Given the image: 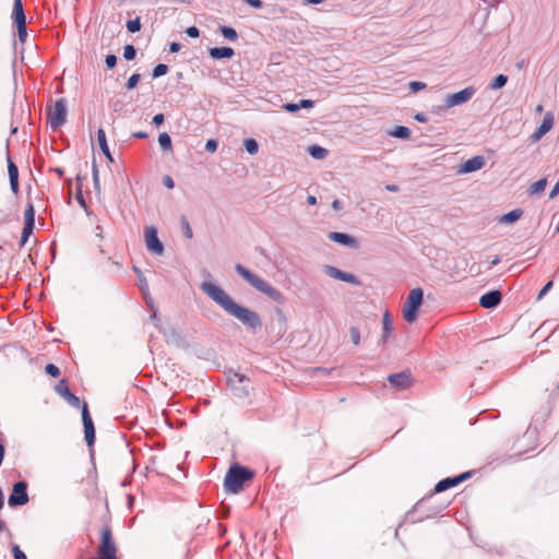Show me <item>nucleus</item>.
<instances>
[{
	"label": "nucleus",
	"instance_id": "f257e3e1",
	"mask_svg": "<svg viewBox=\"0 0 559 559\" xmlns=\"http://www.w3.org/2000/svg\"><path fill=\"white\" fill-rule=\"evenodd\" d=\"M200 288L226 313L238 319L252 333H255L262 329V320L260 314L253 310L238 305L219 285L212 282H203Z\"/></svg>",
	"mask_w": 559,
	"mask_h": 559
},
{
	"label": "nucleus",
	"instance_id": "f03ea898",
	"mask_svg": "<svg viewBox=\"0 0 559 559\" xmlns=\"http://www.w3.org/2000/svg\"><path fill=\"white\" fill-rule=\"evenodd\" d=\"M55 391L61 395L70 406L74 408H82V421L84 426L85 441L87 447L92 448L95 443V427L88 412L87 403H82L81 400L71 392L64 379L60 380L59 383L56 384Z\"/></svg>",
	"mask_w": 559,
	"mask_h": 559
},
{
	"label": "nucleus",
	"instance_id": "7ed1b4c3",
	"mask_svg": "<svg viewBox=\"0 0 559 559\" xmlns=\"http://www.w3.org/2000/svg\"><path fill=\"white\" fill-rule=\"evenodd\" d=\"M235 271L239 276H241L249 285H251L258 292L266 295L270 299H272L275 302H284L285 297L277 288L273 287L258 275L253 274L249 269H247L242 264H236Z\"/></svg>",
	"mask_w": 559,
	"mask_h": 559
},
{
	"label": "nucleus",
	"instance_id": "20e7f679",
	"mask_svg": "<svg viewBox=\"0 0 559 559\" xmlns=\"http://www.w3.org/2000/svg\"><path fill=\"white\" fill-rule=\"evenodd\" d=\"M254 473L239 464H234L229 467L225 475L224 487L227 492L238 493L243 484L253 477Z\"/></svg>",
	"mask_w": 559,
	"mask_h": 559
},
{
	"label": "nucleus",
	"instance_id": "39448f33",
	"mask_svg": "<svg viewBox=\"0 0 559 559\" xmlns=\"http://www.w3.org/2000/svg\"><path fill=\"white\" fill-rule=\"evenodd\" d=\"M424 301V292L420 287L413 288L404 304L403 317L406 322L412 323L416 320L420 306Z\"/></svg>",
	"mask_w": 559,
	"mask_h": 559
},
{
	"label": "nucleus",
	"instance_id": "423d86ee",
	"mask_svg": "<svg viewBox=\"0 0 559 559\" xmlns=\"http://www.w3.org/2000/svg\"><path fill=\"white\" fill-rule=\"evenodd\" d=\"M68 115L67 100L59 98L53 106L47 108V123L52 130H57L66 123Z\"/></svg>",
	"mask_w": 559,
	"mask_h": 559
},
{
	"label": "nucleus",
	"instance_id": "0eeeda50",
	"mask_svg": "<svg viewBox=\"0 0 559 559\" xmlns=\"http://www.w3.org/2000/svg\"><path fill=\"white\" fill-rule=\"evenodd\" d=\"M95 559H118L117 547L112 538L111 530L108 526L102 531L98 557Z\"/></svg>",
	"mask_w": 559,
	"mask_h": 559
},
{
	"label": "nucleus",
	"instance_id": "6e6552de",
	"mask_svg": "<svg viewBox=\"0 0 559 559\" xmlns=\"http://www.w3.org/2000/svg\"><path fill=\"white\" fill-rule=\"evenodd\" d=\"M27 487L28 485L25 480L14 483L8 498V504L12 508L25 506L29 501Z\"/></svg>",
	"mask_w": 559,
	"mask_h": 559
},
{
	"label": "nucleus",
	"instance_id": "1a4fd4ad",
	"mask_svg": "<svg viewBox=\"0 0 559 559\" xmlns=\"http://www.w3.org/2000/svg\"><path fill=\"white\" fill-rule=\"evenodd\" d=\"M474 86H467L460 92L453 93L445 97L444 104L439 109L444 110L451 107L460 106L467 103L475 95Z\"/></svg>",
	"mask_w": 559,
	"mask_h": 559
},
{
	"label": "nucleus",
	"instance_id": "9d476101",
	"mask_svg": "<svg viewBox=\"0 0 559 559\" xmlns=\"http://www.w3.org/2000/svg\"><path fill=\"white\" fill-rule=\"evenodd\" d=\"M390 385L395 391H403L413 385V377L411 370L406 369L397 373H392L388 377Z\"/></svg>",
	"mask_w": 559,
	"mask_h": 559
},
{
	"label": "nucleus",
	"instance_id": "9b49d317",
	"mask_svg": "<svg viewBox=\"0 0 559 559\" xmlns=\"http://www.w3.org/2000/svg\"><path fill=\"white\" fill-rule=\"evenodd\" d=\"M145 243L150 252L155 254H163L165 248L158 238L157 229L154 226L145 228Z\"/></svg>",
	"mask_w": 559,
	"mask_h": 559
},
{
	"label": "nucleus",
	"instance_id": "f8f14e48",
	"mask_svg": "<svg viewBox=\"0 0 559 559\" xmlns=\"http://www.w3.org/2000/svg\"><path fill=\"white\" fill-rule=\"evenodd\" d=\"M472 474L473 472L468 471L453 477L443 478L436 484L433 492L440 493L450 488H453L463 483L464 480L468 479L472 476Z\"/></svg>",
	"mask_w": 559,
	"mask_h": 559
},
{
	"label": "nucleus",
	"instance_id": "ddd939ff",
	"mask_svg": "<svg viewBox=\"0 0 559 559\" xmlns=\"http://www.w3.org/2000/svg\"><path fill=\"white\" fill-rule=\"evenodd\" d=\"M323 270L326 275H329L335 280L346 282V283H349L355 286H359L361 284V282L359 281V278L356 275L348 273V272H344L333 265H324Z\"/></svg>",
	"mask_w": 559,
	"mask_h": 559
},
{
	"label": "nucleus",
	"instance_id": "4468645a",
	"mask_svg": "<svg viewBox=\"0 0 559 559\" xmlns=\"http://www.w3.org/2000/svg\"><path fill=\"white\" fill-rule=\"evenodd\" d=\"M7 163H8V174L10 188L14 194H17L20 186H19V168L15 163L12 160L9 152V140L7 141Z\"/></svg>",
	"mask_w": 559,
	"mask_h": 559
},
{
	"label": "nucleus",
	"instance_id": "2eb2a0df",
	"mask_svg": "<svg viewBox=\"0 0 559 559\" xmlns=\"http://www.w3.org/2000/svg\"><path fill=\"white\" fill-rule=\"evenodd\" d=\"M552 126L554 115L550 111H548L545 115L540 126L531 135V141L533 143L538 142L546 133H548L551 130Z\"/></svg>",
	"mask_w": 559,
	"mask_h": 559
},
{
	"label": "nucleus",
	"instance_id": "dca6fc26",
	"mask_svg": "<svg viewBox=\"0 0 559 559\" xmlns=\"http://www.w3.org/2000/svg\"><path fill=\"white\" fill-rule=\"evenodd\" d=\"M501 292L498 289H492L487 292L479 298V305L485 309H493L501 302Z\"/></svg>",
	"mask_w": 559,
	"mask_h": 559
},
{
	"label": "nucleus",
	"instance_id": "f3484780",
	"mask_svg": "<svg viewBox=\"0 0 559 559\" xmlns=\"http://www.w3.org/2000/svg\"><path fill=\"white\" fill-rule=\"evenodd\" d=\"M485 163L486 162H485L484 156H480V155L474 156L461 164L459 173L460 174H469V173L477 171L484 167Z\"/></svg>",
	"mask_w": 559,
	"mask_h": 559
},
{
	"label": "nucleus",
	"instance_id": "a211bd4d",
	"mask_svg": "<svg viewBox=\"0 0 559 559\" xmlns=\"http://www.w3.org/2000/svg\"><path fill=\"white\" fill-rule=\"evenodd\" d=\"M328 237L330 240H332L338 245H342V246H346L349 248L358 247V242H357L356 238H354L353 236H350L349 234H346V233L331 231L328 235Z\"/></svg>",
	"mask_w": 559,
	"mask_h": 559
},
{
	"label": "nucleus",
	"instance_id": "6ab92c4d",
	"mask_svg": "<svg viewBox=\"0 0 559 559\" xmlns=\"http://www.w3.org/2000/svg\"><path fill=\"white\" fill-rule=\"evenodd\" d=\"M394 334V326L391 319V314L389 311H385L383 313V320H382V335L379 340V345H384L390 337H392Z\"/></svg>",
	"mask_w": 559,
	"mask_h": 559
},
{
	"label": "nucleus",
	"instance_id": "aec40b11",
	"mask_svg": "<svg viewBox=\"0 0 559 559\" xmlns=\"http://www.w3.org/2000/svg\"><path fill=\"white\" fill-rule=\"evenodd\" d=\"M209 55L214 60L230 59L235 56L231 47H213L209 49Z\"/></svg>",
	"mask_w": 559,
	"mask_h": 559
},
{
	"label": "nucleus",
	"instance_id": "412c9836",
	"mask_svg": "<svg viewBox=\"0 0 559 559\" xmlns=\"http://www.w3.org/2000/svg\"><path fill=\"white\" fill-rule=\"evenodd\" d=\"M97 141H98V144H99V147L103 152V154L106 156V158L109 160V162H114V157L110 153V150H109V146L107 144V139H106V133L104 131V129H98L97 131Z\"/></svg>",
	"mask_w": 559,
	"mask_h": 559
},
{
	"label": "nucleus",
	"instance_id": "4be33fe9",
	"mask_svg": "<svg viewBox=\"0 0 559 559\" xmlns=\"http://www.w3.org/2000/svg\"><path fill=\"white\" fill-rule=\"evenodd\" d=\"M12 20L14 23L26 22V15L24 12L22 0H14Z\"/></svg>",
	"mask_w": 559,
	"mask_h": 559
},
{
	"label": "nucleus",
	"instance_id": "5701e85b",
	"mask_svg": "<svg viewBox=\"0 0 559 559\" xmlns=\"http://www.w3.org/2000/svg\"><path fill=\"white\" fill-rule=\"evenodd\" d=\"M523 215V210L521 209H514L508 213H506L504 215H502L499 219L500 223H503V224H513L515 223L516 221H519Z\"/></svg>",
	"mask_w": 559,
	"mask_h": 559
},
{
	"label": "nucleus",
	"instance_id": "b1692460",
	"mask_svg": "<svg viewBox=\"0 0 559 559\" xmlns=\"http://www.w3.org/2000/svg\"><path fill=\"white\" fill-rule=\"evenodd\" d=\"M308 153L314 159H323L328 156L329 151L319 145H311L308 147Z\"/></svg>",
	"mask_w": 559,
	"mask_h": 559
},
{
	"label": "nucleus",
	"instance_id": "393cba45",
	"mask_svg": "<svg viewBox=\"0 0 559 559\" xmlns=\"http://www.w3.org/2000/svg\"><path fill=\"white\" fill-rule=\"evenodd\" d=\"M218 29L221 34L224 36V38H226L229 41H236L239 37L237 31L231 26L222 25L219 26Z\"/></svg>",
	"mask_w": 559,
	"mask_h": 559
},
{
	"label": "nucleus",
	"instance_id": "a878e982",
	"mask_svg": "<svg viewBox=\"0 0 559 559\" xmlns=\"http://www.w3.org/2000/svg\"><path fill=\"white\" fill-rule=\"evenodd\" d=\"M389 134L397 139H408L411 135V130L405 126H397L391 130Z\"/></svg>",
	"mask_w": 559,
	"mask_h": 559
},
{
	"label": "nucleus",
	"instance_id": "bb28decb",
	"mask_svg": "<svg viewBox=\"0 0 559 559\" xmlns=\"http://www.w3.org/2000/svg\"><path fill=\"white\" fill-rule=\"evenodd\" d=\"M158 143L163 151L168 152L173 150L171 138L167 132H162L158 135Z\"/></svg>",
	"mask_w": 559,
	"mask_h": 559
},
{
	"label": "nucleus",
	"instance_id": "cd10ccee",
	"mask_svg": "<svg viewBox=\"0 0 559 559\" xmlns=\"http://www.w3.org/2000/svg\"><path fill=\"white\" fill-rule=\"evenodd\" d=\"M34 227H35V224L24 223L21 239H20V247H23L27 242L29 236L34 231Z\"/></svg>",
	"mask_w": 559,
	"mask_h": 559
},
{
	"label": "nucleus",
	"instance_id": "c85d7f7f",
	"mask_svg": "<svg viewBox=\"0 0 559 559\" xmlns=\"http://www.w3.org/2000/svg\"><path fill=\"white\" fill-rule=\"evenodd\" d=\"M508 83V76L506 74H498L489 84L490 90H500Z\"/></svg>",
	"mask_w": 559,
	"mask_h": 559
},
{
	"label": "nucleus",
	"instance_id": "c756f323",
	"mask_svg": "<svg viewBox=\"0 0 559 559\" xmlns=\"http://www.w3.org/2000/svg\"><path fill=\"white\" fill-rule=\"evenodd\" d=\"M546 185H547L546 178L538 179L537 181H535L531 185L528 192L533 195L538 194L545 190Z\"/></svg>",
	"mask_w": 559,
	"mask_h": 559
},
{
	"label": "nucleus",
	"instance_id": "7c9ffc66",
	"mask_svg": "<svg viewBox=\"0 0 559 559\" xmlns=\"http://www.w3.org/2000/svg\"><path fill=\"white\" fill-rule=\"evenodd\" d=\"M243 147L250 155H255L259 152V143L255 139H246L243 141Z\"/></svg>",
	"mask_w": 559,
	"mask_h": 559
},
{
	"label": "nucleus",
	"instance_id": "2f4dec72",
	"mask_svg": "<svg viewBox=\"0 0 559 559\" xmlns=\"http://www.w3.org/2000/svg\"><path fill=\"white\" fill-rule=\"evenodd\" d=\"M24 223L35 224V209L32 202H28L24 211Z\"/></svg>",
	"mask_w": 559,
	"mask_h": 559
},
{
	"label": "nucleus",
	"instance_id": "473e14b6",
	"mask_svg": "<svg viewBox=\"0 0 559 559\" xmlns=\"http://www.w3.org/2000/svg\"><path fill=\"white\" fill-rule=\"evenodd\" d=\"M180 224H181V228H182V233H183V236L187 238V239H192L193 237V231H192V228L190 226V223L188 221V218L186 216H181L180 218Z\"/></svg>",
	"mask_w": 559,
	"mask_h": 559
},
{
	"label": "nucleus",
	"instance_id": "72a5a7b5",
	"mask_svg": "<svg viewBox=\"0 0 559 559\" xmlns=\"http://www.w3.org/2000/svg\"><path fill=\"white\" fill-rule=\"evenodd\" d=\"M126 26H127L128 32H130L132 34L140 32L141 26H142L140 16H136L133 20L127 21Z\"/></svg>",
	"mask_w": 559,
	"mask_h": 559
},
{
	"label": "nucleus",
	"instance_id": "f704fd0d",
	"mask_svg": "<svg viewBox=\"0 0 559 559\" xmlns=\"http://www.w3.org/2000/svg\"><path fill=\"white\" fill-rule=\"evenodd\" d=\"M168 70H169V68L167 64L158 63L157 66L154 67L153 71H152V76L154 79H157L159 76L167 74Z\"/></svg>",
	"mask_w": 559,
	"mask_h": 559
},
{
	"label": "nucleus",
	"instance_id": "c9c22d12",
	"mask_svg": "<svg viewBox=\"0 0 559 559\" xmlns=\"http://www.w3.org/2000/svg\"><path fill=\"white\" fill-rule=\"evenodd\" d=\"M20 41L24 43L27 37L26 22L15 23Z\"/></svg>",
	"mask_w": 559,
	"mask_h": 559
},
{
	"label": "nucleus",
	"instance_id": "e433bc0d",
	"mask_svg": "<svg viewBox=\"0 0 559 559\" xmlns=\"http://www.w3.org/2000/svg\"><path fill=\"white\" fill-rule=\"evenodd\" d=\"M136 57V49L133 45H126L123 48V58L128 61Z\"/></svg>",
	"mask_w": 559,
	"mask_h": 559
},
{
	"label": "nucleus",
	"instance_id": "4c0bfd02",
	"mask_svg": "<svg viewBox=\"0 0 559 559\" xmlns=\"http://www.w3.org/2000/svg\"><path fill=\"white\" fill-rule=\"evenodd\" d=\"M45 371L52 378H58L61 373L59 367L55 364H47L45 367Z\"/></svg>",
	"mask_w": 559,
	"mask_h": 559
},
{
	"label": "nucleus",
	"instance_id": "58836bf2",
	"mask_svg": "<svg viewBox=\"0 0 559 559\" xmlns=\"http://www.w3.org/2000/svg\"><path fill=\"white\" fill-rule=\"evenodd\" d=\"M349 335H350V338H352V342L354 345H359L360 344V331L358 328L356 326H350L349 329Z\"/></svg>",
	"mask_w": 559,
	"mask_h": 559
},
{
	"label": "nucleus",
	"instance_id": "ea45409f",
	"mask_svg": "<svg viewBox=\"0 0 559 559\" xmlns=\"http://www.w3.org/2000/svg\"><path fill=\"white\" fill-rule=\"evenodd\" d=\"M140 79H141V75H140L139 73H134V74H132V75L128 79V81H127V83H126V88H127V90H133V88L138 85V83H139Z\"/></svg>",
	"mask_w": 559,
	"mask_h": 559
},
{
	"label": "nucleus",
	"instance_id": "a19ab883",
	"mask_svg": "<svg viewBox=\"0 0 559 559\" xmlns=\"http://www.w3.org/2000/svg\"><path fill=\"white\" fill-rule=\"evenodd\" d=\"M235 379H237L239 383H248L250 381L249 378L245 374L234 373V378L228 377V384H234Z\"/></svg>",
	"mask_w": 559,
	"mask_h": 559
},
{
	"label": "nucleus",
	"instance_id": "79ce46f5",
	"mask_svg": "<svg viewBox=\"0 0 559 559\" xmlns=\"http://www.w3.org/2000/svg\"><path fill=\"white\" fill-rule=\"evenodd\" d=\"M12 555L14 559H27L25 552L15 544L12 545Z\"/></svg>",
	"mask_w": 559,
	"mask_h": 559
},
{
	"label": "nucleus",
	"instance_id": "37998d69",
	"mask_svg": "<svg viewBox=\"0 0 559 559\" xmlns=\"http://www.w3.org/2000/svg\"><path fill=\"white\" fill-rule=\"evenodd\" d=\"M105 64L107 69H114L117 64V57L112 53L107 55L105 58Z\"/></svg>",
	"mask_w": 559,
	"mask_h": 559
},
{
	"label": "nucleus",
	"instance_id": "c03bdc74",
	"mask_svg": "<svg viewBox=\"0 0 559 559\" xmlns=\"http://www.w3.org/2000/svg\"><path fill=\"white\" fill-rule=\"evenodd\" d=\"M283 109L287 112L295 114L300 110L299 103H286L283 105Z\"/></svg>",
	"mask_w": 559,
	"mask_h": 559
},
{
	"label": "nucleus",
	"instance_id": "a18cd8bd",
	"mask_svg": "<svg viewBox=\"0 0 559 559\" xmlns=\"http://www.w3.org/2000/svg\"><path fill=\"white\" fill-rule=\"evenodd\" d=\"M218 147V142L214 139H210L205 143V151L209 153H214Z\"/></svg>",
	"mask_w": 559,
	"mask_h": 559
},
{
	"label": "nucleus",
	"instance_id": "49530a36",
	"mask_svg": "<svg viewBox=\"0 0 559 559\" xmlns=\"http://www.w3.org/2000/svg\"><path fill=\"white\" fill-rule=\"evenodd\" d=\"M425 87H426V83L420 82V81H412L409 83V88L414 93L419 92V91L424 90Z\"/></svg>",
	"mask_w": 559,
	"mask_h": 559
},
{
	"label": "nucleus",
	"instance_id": "de8ad7c7",
	"mask_svg": "<svg viewBox=\"0 0 559 559\" xmlns=\"http://www.w3.org/2000/svg\"><path fill=\"white\" fill-rule=\"evenodd\" d=\"M552 287V281L547 282L544 287L539 290L537 299H542Z\"/></svg>",
	"mask_w": 559,
	"mask_h": 559
},
{
	"label": "nucleus",
	"instance_id": "09e8293b",
	"mask_svg": "<svg viewBox=\"0 0 559 559\" xmlns=\"http://www.w3.org/2000/svg\"><path fill=\"white\" fill-rule=\"evenodd\" d=\"M186 34L191 38H198L200 36V29L197 26H190L186 29Z\"/></svg>",
	"mask_w": 559,
	"mask_h": 559
},
{
	"label": "nucleus",
	"instance_id": "8fccbe9b",
	"mask_svg": "<svg viewBox=\"0 0 559 559\" xmlns=\"http://www.w3.org/2000/svg\"><path fill=\"white\" fill-rule=\"evenodd\" d=\"M92 175H93V181H94L95 188L98 189L99 179H98V168H97L96 163H93Z\"/></svg>",
	"mask_w": 559,
	"mask_h": 559
},
{
	"label": "nucleus",
	"instance_id": "3c124183",
	"mask_svg": "<svg viewBox=\"0 0 559 559\" xmlns=\"http://www.w3.org/2000/svg\"><path fill=\"white\" fill-rule=\"evenodd\" d=\"M165 120L164 114H156L152 119V124L155 127H159Z\"/></svg>",
	"mask_w": 559,
	"mask_h": 559
},
{
	"label": "nucleus",
	"instance_id": "603ef678",
	"mask_svg": "<svg viewBox=\"0 0 559 559\" xmlns=\"http://www.w3.org/2000/svg\"><path fill=\"white\" fill-rule=\"evenodd\" d=\"M314 106V102L311 99H300L299 100V108L310 109Z\"/></svg>",
	"mask_w": 559,
	"mask_h": 559
},
{
	"label": "nucleus",
	"instance_id": "864d4df0",
	"mask_svg": "<svg viewBox=\"0 0 559 559\" xmlns=\"http://www.w3.org/2000/svg\"><path fill=\"white\" fill-rule=\"evenodd\" d=\"M163 183L168 189H173L174 186H175V182H174V180H173V178L170 176H165L163 178Z\"/></svg>",
	"mask_w": 559,
	"mask_h": 559
},
{
	"label": "nucleus",
	"instance_id": "5fc2aeb1",
	"mask_svg": "<svg viewBox=\"0 0 559 559\" xmlns=\"http://www.w3.org/2000/svg\"><path fill=\"white\" fill-rule=\"evenodd\" d=\"M245 2L255 9H260L263 5V2L261 0H245Z\"/></svg>",
	"mask_w": 559,
	"mask_h": 559
},
{
	"label": "nucleus",
	"instance_id": "6e6d98bb",
	"mask_svg": "<svg viewBox=\"0 0 559 559\" xmlns=\"http://www.w3.org/2000/svg\"><path fill=\"white\" fill-rule=\"evenodd\" d=\"M180 49H181V45H180L179 43H177V41H173V43H170V45H169V51H170L171 53H176V52L180 51Z\"/></svg>",
	"mask_w": 559,
	"mask_h": 559
},
{
	"label": "nucleus",
	"instance_id": "4d7b16f0",
	"mask_svg": "<svg viewBox=\"0 0 559 559\" xmlns=\"http://www.w3.org/2000/svg\"><path fill=\"white\" fill-rule=\"evenodd\" d=\"M559 194V179L558 181L555 183V186L552 187L550 193H549V198L550 199H554L555 197H557Z\"/></svg>",
	"mask_w": 559,
	"mask_h": 559
},
{
	"label": "nucleus",
	"instance_id": "13d9d810",
	"mask_svg": "<svg viewBox=\"0 0 559 559\" xmlns=\"http://www.w3.org/2000/svg\"><path fill=\"white\" fill-rule=\"evenodd\" d=\"M236 391H237V392H236V395H238V396H240V397H246V396H248V395H249V391H248V389H247V388H245V386H243V388H237V389H236Z\"/></svg>",
	"mask_w": 559,
	"mask_h": 559
},
{
	"label": "nucleus",
	"instance_id": "bf43d9fd",
	"mask_svg": "<svg viewBox=\"0 0 559 559\" xmlns=\"http://www.w3.org/2000/svg\"><path fill=\"white\" fill-rule=\"evenodd\" d=\"M139 288L142 290V292H145L148 289L147 287V283H146V280L143 277V276H140L139 277Z\"/></svg>",
	"mask_w": 559,
	"mask_h": 559
},
{
	"label": "nucleus",
	"instance_id": "052dcab7",
	"mask_svg": "<svg viewBox=\"0 0 559 559\" xmlns=\"http://www.w3.org/2000/svg\"><path fill=\"white\" fill-rule=\"evenodd\" d=\"M76 200L79 202V204L82 206V207H86V202H85V199L81 192V190L78 191L76 193Z\"/></svg>",
	"mask_w": 559,
	"mask_h": 559
},
{
	"label": "nucleus",
	"instance_id": "680f3d73",
	"mask_svg": "<svg viewBox=\"0 0 559 559\" xmlns=\"http://www.w3.org/2000/svg\"><path fill=\"white\" fill-rule=\"evenodd\" d=\"M160 332H162V333H163L167 338H168V337H170V336L175 337V336H177V335H178V334H177V332H176V330H175V329H173V328H171V329H169V331H166V330H164V329L162 328V331H160Z\"/></svg>",
	"mask_w": 559,
	"mask_h": 559
},
{
	"label": "nucleus",
	"instance_id": "e2e57ef3",
	"mask_svg": "<svg viewBox=\"0 0 559 559\" xmlns=\"http://www.w3.org/2000/svg\"><path fill=\"white\" fill-rule=\"evenodd\" d=\"M151 319L154 321L155 326H156L159 331H162L160 321H159V319H158V317H157V313H156L155 311H154V312H153V314L151 316Z\"/></svg>",
	"mask_w": 559,
	"mask_h": 559
},
{
	"label": "nucleus",
	"instance_id": "0e129e2a",
	"mask_svg": "<svg viewBox=\"0 0 559 559\" xmlns=\"http://www.w3.org/2000/svg\"><path fill=\"white\" fill-rule=\"evenodd\" d=\"M415 119L418 121V122H427L428 121V118L427 116L424 114V112H418L415 115Z\"/></svg>",
	"mask_w": 559,
	"mask_h": 559
},
{
	"label": "nucleus",
	"instance_id": "69168bd1",
	"mask_svg": "<svg viewBox=\"0 0 559 559\" xmlns=\"http://www.w3.org/2000/svg\"><path fill=\"white\" fill-rule=\"evenodd\" d=\"M133 138L135 139H147L148 134L145 131H138L133 133Z\"/></svg>",
	"mask_w": 559,
	"mask_h": 559
},
{
	"label": "nucleus",
	"instance_id": "338daca9",
	"mask_svg": "<svg viewBox=\"0 0 559 559\" xmlns=\"http://www.w3.org/2000/svg\"><path fill=\"white\" fill-rule=\"evenodd\" d=\"M50 171H53L55 174H57L59 178H63V176H64V171L60 167H52V168H50Z\"/></svg>",
	"mask_w": 559,
	"mask_h": 559
},
{
	"label": "nucleus",
	"instance_id": "774afa93",
	"mask_svg": "<svg viewBox=\"0 0 559 559\" xmlns=\"http://www.w3.org/2000/svg\"><path fill=\"white\" fill-rule=\"evenodd\" d=\"M385 189L390 192H397L400 191V187L395 183L386 185Z\"/></svg>",
	"mask_w": 559,
	"mask_h": 559
}]
</instances>
